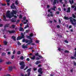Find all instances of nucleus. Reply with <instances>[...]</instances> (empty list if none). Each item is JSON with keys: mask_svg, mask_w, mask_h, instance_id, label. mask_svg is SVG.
<instances>
[{"mask_svg": "<svg viewBox=\"0 0 76 76\" xmlns=\"http://www.w3.org/2000/svg\"><path fill=\"white\" fill-rule=\"evenodd\" d=\"M20 51H18L17 52L18 54H20Z\"/></svg>", "mask_w": 76, "mask_h": 76, "instance_id": "nucleus-37", "label": "nucleus"}, {"mask_svg": "<svg viewBox=\"0 0 76 76\" xmlns=\"http://www.w3.org/2000/svg\"><path fill=\"white\" fill-rule=\"evenodd\" d=\"M26 17H23V19L24 20H25V19H26Z\"/></svg>", "mask_w": 76, "mask_h": 76, "instance_id": "nucleus-42", "label": "nucleus"}, {"mask_svg": "<svg viewBox=\"0 0 76 76\" xmlns=\"http://www.w3.org/2000/svg\"><path fill=\"white\" fill-rule=\"evenodd\" d=\"M28 32H29V30H27L26 31V32L27 33H28Z\"/></svg>", "mask_w": 76, "mask_h": 76, "instance_id": "nucleus-41", "label": "nucleus"}, {"mask_svg": "<svg viewBox=\"0 0 76 76\" xmlns=\"http://www.w3.org/2000/svg\"><path fill=\"white\" fill-rule=\"evenodd\" d=\"M11 22H16V19H12L11 20Z\"/></svg>", "mask_w": 76, "mask_h": 76, "instance_id": "nucleus-17", "label": "nucleus"}, {"mask_svg": "<svg viewBox=\"0 0 76 76\" xmlns=\"http://www.w3.org/2000/svg\"><path fill=\"white\" fill-rule=\"evenodd\" d=\"M11 58H12V59H13V58H14V56H12V57H11Z\"/></svg>", "mask_w": 76, "mask_h": 76, "instance_id": "nucleus-56", "label": "nucleus"}, {"mask_svg": "<svg viewBox=\"0 0 76 76\" xmlns=\"http://www.w3.org/2000/svg\"><path fill=\"white\" fill-rule=\"evenodd\" d=\"M30 58H31V60H34L35 58V56H34L33 57H30Z\"/></svg>", "mask_w": 76, "mask_h": 76, "instance_id": "nucleus-14", "label": "nucleus"}, {"mask_svg": "<svg viewBox=\"0 0 76 76\" xmlns=\"http://www.w3.org/2000/svg\"><path fill=\"white\" fill-rule=\"evenodd\" d=\"M65 53H69V51L68 50H65Z\"/></svg>", "mask_w": 76, "mask_h": 76, "instance_id": "nucleus-51", "label": "nucleus"}, {"mask_svg": "<svg viewBox=\"0 0 76 76\" xmlns=\"http://www.w3.org/2000/svg\"><path fill=\"white\" fill-rule=\"evenodd\" d=\"M18 11L16 10H12V12H11L10 13V11H8L6 13V16L7 18H9L10 19L11 18H12L13 16H14L15 18H16L17 16L16 15H16Z\"/></svg>", "mask_w": 76, "mask_h": 76, "instance_id": "nucleus-1", "label": "nucleus"}, {"mask_svg": "<svg viewBox=\"0 0 76 76\" xmlns=\"http://www.w3.org/2000/svg\"><path fill=\"white\" fill-rule=\"evenodd\" d=\"M24 58H23V56H21L20 57V59H21V60H23Z\"/></svg>", "mask_w": 76, "mask_h": 76, "instance_id": "nucleus-35", "label": "nucleus"}, {"mask_svg": "<svg viewBox=\"0 0 76 76\" xmlns=\"http://www.w3.org/2000/svg\"><path fill=\"white\" fill-rule=\"evenodd\" d=\"M35 56H38L39 57H40V58H41L42 57V56L38 55V53H36Z\"/></svg>", "mask_w": 76, "mask_h": 76, "instance_id": "nucleus-15", "label": "nucleus"}, {"mask_svg": "<svg viewBox=\"0 0 76 76\" xmlns=\"http://www.w3.org/2000/svg\"><path fill=\"white\" fill-rule=\"evenodd\" d=\"M64 42L66 43H68V41L67 40H65Z\"/></svg>", "mask_w": 76, "mask_h": 76, "instance_id": "nucleus-45", "label": "nucleus"}, {"mask_svg": "<svg viewBox=\"0 0 76 76\" xmlns=\"http://www.w3.org/2000/svg\"><path fill=\"white\" fill-rule=\"evenodd\" d=\"M36 59L37 60H39V58L37 57V58H36Z\"/></svg>", "mask_w": 76, "mask_h": 76, "instance_id": "nucleus-54", "label": "nucleus"}, {"mask_svg": "<svg viewBox=\"0 0 76 76\" xmlns=\"http://www.w3.org/2000/svg\"><path fill=\"white\" fill-rule=\"evenodd\" d=\"M12 38L14 39V41H16V37L13 36L12 37Z\"/></svg>", "mask_w": 76, "mask_h": 76, "instance_id": "nucleus-19", "label": "nucleus"}, {"mask_svg": "<svg viewBox=\"0 0 76 76\" xmlns=\"http://www.w3.org/2000/svg\"><path fill=\"white\" fill-rule=\"evenodd\" d=\"M71 7H72V9H73V8H74V7H75V6H74V5L72 6H71Z\"/></svg>", "mask_w": 76, "mask_h": 76, "instance_id": "nucleus-48", "label": "nucleus"}, {"mask_svg": "<svg viewBox=\"0 0 76 76\" xmlns=\"http://www.w3.org/2000/svg\"><path fill=\"white\" fill-rule=\"evenodd\" d=\"M36 43L38 44V43H39V41L38 40H37L36 41Z\"/></svg>", "mask_w": 76, "mask_h": 76, "instance_id": "nucleus-34", "label": "nucleus"}, {"mask_svg": "<svg viewBox=\"0 0 76 76\" xmlns=\"http://www.w3.org/2000/svg\"><path fill=\"white\" fill-rule=\"evenodd\" d=\"M58 50H59V51H61V49H60V48H58Z\"/></svg>", "mask_w": 76, "mask_h": 76, "instance_id": "nucleus-60", "label": "nucleus"}, {"mask_svg": "<svg viewBox=\"0 0 76 76\" xmlns=\"http://www.w3.org/2000/svg\"><path fill=\"white\" fill-rule=\"evenodd\" d=\"M26 22H24V24H26V23H27V22H28V20H26Z\"/></svg>", "mask_w": 76, "mask_h": 76, "instance_id": "nucleus-29", "label": "nucleus"}, {"mask_svg": "<svg viewBox=\"0 0 76 76\" xmlns=\"http://www.w3.org/2000/svg\"><path fill=\"white\" fill-rule=\"evenodd\" d=\"M35 63L36 65H37V64H38L41 63V61H37L35 62Z\"/></svg>", "mask_w": 76, "mask_h": 76, "instance_id": "nucleus-12", "label": "nucleus"}, {"mask_svg": "<svg viewBox=\"0 0 76 76\" xmlns=\"http://www.w3.org/2000/svg\"><path fill=\"white\" fill-rule=\"evenodd\" d=\"M64 19H65L66 20H68L69 19V17H64Z\"/></svg>", "mask_w": 76, "mask_h": 76, "instance_id": "nucleus-23", "label": "nucleus"}, {"mask_svg": "<svg viewBox=\"0 0 76 76\" xmlns=\"http://www.w3.org/2000/svg\"><path fill=\"white\" fill-rule=\"evenodd\" d=\"M3 26V24H0V27H1V26Z\"/></svg>", "mask_w": 76, "mask_h": 76, "instance_id": "nucleus-64", "label": "nucleus"}, {"mask_svg": "<svg viewBox=\"0 0 76 76\" xmlns=\"http://www.w3.org/2000/svg\"><path fill=\"white\" fill-rule=\"evenodd\" d=\"M28 66H26L25 69H24V70H26V69H28Z\"/></svg>", "mask_w": 76, "mask_h": 76, "instance_id": "nucleus-39", "label": "nucleus"}, {"mask_svg": "<svg viewBox=\"0 0 76 76\" xmlns=\"http://www.w3.org/2000/svg\"><path fill=\"white\" fill-rule=\"evenodd\" d=\"M20 66H21L20 67L21 69H23L24 67H25V65L24 64L23 62H21L20 63Z\"/></svg>", "mask_w": 76, "mask_h": 76, "instance_id": "nucleus-5", "label": "nucleus"}, {"mask_svg": "<svg viewBox=\"0 0 76 76\" xmlns=\"http://www.w3.org/2000/svg\"><path fill=\"white\" fill-rule=\"evenodd\" d=\"M56 8V6H53V8H52V10H54V11H56V10H55V9Z\"/></svg>", "mask_w": 76, "mask_h": 76, "instance_id": "nucleus-24", "label": "nucleus"}, {"mask_svg": "<svg viewBox=\"0 0 76 76\" xmlns=\"http://www.w3.org/2000/svg\"><path fill=\"white\" fill-rule=\"evenodd\" d=\"M69 19H70V22L72 23V24H73V25L74 26H76V23H73V21L74 22H76V19H74L72 18V17H70L69 18ZM72 19H73V20H72Z\"/></svg>", "mask_w": 76, "mask_h": 76, "instance_id": "nucleus-2", "label": "nucleus"}, {"mask_svg": "<svg viewBox=\"0 0 76 76\" xmlns=\"http://www.w3.org/2000/svg\"><path fill=\"white\" fill-rule=\"evenodd\" d=\"M73 0H72V1L70 0L69 1V2H70V3L71 4H73V2H74Z\"/></svg>", "mask_w": 76, "mask_h": 76, "instance_id": "nucleus-22", "label": "nucleus"}, {"mask_svg": "<svg viewBox=\"0 0 76 76\" xmlns=\"http://www.w3.org/2000/svg\"><path fill=\"white\" fill-rule=\"evenodd\" d=\"M17 42L18 45H20V44H21L20 43L19 41H17Z\"/></svg>", "mask_w": 76, "mask_h": 76, "instance_id": "nucleus-33", "label": "nucleus"}, {"mask_svg": "<svg viewBox=\"0 0 76 76\" xmlns=\"http://www.w3.org/2000/svg\"><path fill=\"white\" fill-rule=\"evenodd\" d=\"M6 1L7 3V4L8 6H9L10 5V4L9 3V1H10V0H7Z\"/></svg>", "mask_w": 76, "mask_h": 76, "instance_id": "nucleus-16", "label": "nucleus"}, {"mask_svg": "<svg viewBox=\"0 0 76 76\" xmlns=\"http://www.w3.org/2000/svg\"><path fill=\"white\" fill-rule=\"evenodd\" d=\"M21 35L22 36H19L17 38V40H20V39H21L22 38H25V36H24L23 33H21Z\"/></svg>", "mask_w": 76, "mask_h": 76, "instance_id": "nucleus-4", "label": "nucleus"}, {"mask_svg": "<svg viewBox=\"0 0 76 76\" xmlns=\"http://www.w3.org/2000/svg\"><path fill=\"white\" fill-rule=\"evenodd\" d=\"M58 9L59 11H61V8H58Z\"/></svg>", "mask_w": 76, "mask_h": 76, "instance_id": "nucleus-52", "label": "nucleus"}, {"mask_svg": "<svg viewBox=\"0 0 76 76\" xmlns=\"http://www.w3.org/2000/svg\"><path fill=\"white\" fill-rule=\"evenodd\" d=\"M28 26H29L28 25H27L26 27H24V29H26L27 28H28Z\"/></svg>", "mask_w": 76, "mask_h": 76, "instance_id": "nucleus-36", "label": "nucleus"}, {"mask_svg": "<svg viewBox=\"0 0 76 76\" xmlns=\"http://www.w3.org/2000/svg\"><path fill=\"white\" fill-rule=\"evenodd\" d=\"M22 15H20L19 16V18L20 19H21V18H22Z\"/></svg>", "mask_w": 76, "mask_h": 76, "instance_id": "nucleus-38", "label": "nucleus"}, {"mask_svg": "<svg viewBox=\"0 0 76 76\" xmlns=\"http://www.w3.org/2000/svg\"><path fill=\"white\" fill-rule=\"evenodd\" d=\"M72 26H70L69 27V28H72Z\"/></svg>", "mask_w": 76, "mask_h": 76, "instance_id": "nucleus-63", "label": "nucleus"}, {"mask_svg": "<svg viewBox=\"0 0 76 76\" xmlns=\"http://www.w3.org/2000/svg\"><path fill=\"white\" fill-rule=\"evenodd\" d=\"M54 2L53 4V5H55L56 3V2H57V3H58V2H59V1H58V0H54Z\"/></svg>", "mask_w": 76, "mask_h": 76, "instance_id": "nucleus-10", "label": "nucleus"}, {"mask_svg": "<svg viewBox=\"0 0 76 76\" xmlns=\"http://www.w3.org/2000/svg\"><path fill=\"white\" fill-rule=\"evenodd\" d=\"M56 14H57L58 15V14H59V12L58 11H57L56 12Z\"/></svg>", "mask_w": 76, "mask_h": 76, "instance_id": "nucleus-49", "label": "nucleus"}, {"mask_svg": "<svg viewBox=\"0 0 76 76\" xmlns=\"http://www.w3.org/2000/svg\"><path fill=\"white\" fill-rule=\"evenodd\" d=\"M27 61H29L30 60V59H29V58H28L26 59Z\"/></svg>", "mask_w": 76, "mask_h": 76, "instance_id": "nucleus-44", "label": "nucleus"}, {"mask_svg": "<svg viewBox=\"0 0 76 76\" xmlns=\"http://www.w3.org/2000/svg\"><path fill=\"white\" fill-rule=\"evenodd\" d=\"M23 48H26L27 46H25V44H23L22 46Z\"/></svg>", "mask_w": 76, "mask_h": 76, "instance_id": "nucleus-13", "label": "nucleus"}, {"mask_svg": "<svg viewBox=\"0 0 76 76\" xmlns=\"http://www.w3.org/2000/svg\"><path fill=\"white\" fill-rule=\"evenodd\" d=\"M57 27H58V28H60V26L58 25L57 26Z\"/></svg>", "mask_w": 76, "mask_h": 76, "instance_id": "nucleus-58", "label": "nucleus"}, {"mask_svg": "<svg viewBox=\"0 0 76 76\" xmlns=\"http://www.w3.org/2000/svg\"><path fill=\"white\" fill-rule=\"evenodd\" d=\"M14 3H12V5H11V8L13 9H15L16 8V7H15V5H14Z\"/></svg>", "mask_w": 76, "mask_h": 76, "instance_id": "nucleus-11", "label": "nucleus"}, {"mask_svg": "<svg viewBox=\"0 0 76 76\" xmlns=\"http://www.w3.org/2000/svg\"><path fill=\"white\" fill-rule=\"evenodd\" d=\"M15 53H16V52L15 51V50H14L13 52V54H14Z\"/></svg>", "mask_w": 76, "mask_h": 76, "instance_id": "nucleus-53", "label": "nucleus"}, {"mask_svg": "<svg viewBox=\"0 0 76 76\" xmlns=\"http://www.w3.org/2000/svg\"><path fill=\"white\" fill-rule=\"evenodd\" d=\"M71 58H72V59H73V58H75V57L73 56H72L71 57Z\"/></svg>", "mask_w": 76, "mask_h": 76, "instance_id": "nucleus-55", "label": "nucleus"}, {"mask_svg": "<svg viewBox=\"0 0 76 76\" xmlns=\"http://www.w3.org/2000/svg\"><path fill=\"white\" fill-rule=\"evenodd\" d=\"M4 42L5 44V45H7V42L6 41H4Z\"/></svg>", "mask_w": 76, "mask_h": 76, "instance_id": "nucleus-28", "label": "nucleus"}, {"mask_svg": "<svg viewBox=\"0 0 76 76\" xmlns=\"http://www.w3.org/2000/svg\"><path fill=\"white\" fill-rule=\"evenodd\" d=\"M63 1V0H59V1L60 2V3H61L62 4H63V3L62 2V1Z\"/></svg>", "mask_w": 76, "mask_h": 76, "instance_id": "nucleus-43", "label": "nucleus"}, {"mask_svg": "<svg viewBox=\"0 0 76 76\" xmlns=\"http://www.w3.org/2000/svg\"><path fill=\"white\" fill-rule=\"evenodd\" d=\"M8 54H10V52H8Z\"/></svg>", "mask_w": 76, "mask_h": 76, "instance_id": "nucleus-62", "label": "nucleus"}, {"mask_svg": "<svg viewBox=\"0 0 76 76\" xmlns=\"http://www.w3.org/2000/svg\"><path fill=\"white\" fill-rule=\"evenodd\" d=\"M5 55H6V53H3L2 54V56H4Z\"/></svg>", "mask_w": 76, "mask_h": 76, "instance_id": "nucleus-40", "label": "nucleus"}, {"mask_svg": "<svg viewBox=\"0 0 76 76\" xmlns=\"http://www.w3.org/2000/svg\"><path fill=\"white\" fill-rule=\"evenodd\" d=\"M70 12V8L69 7L68 8V10L67 11V12Z\"/></svg>", "mask_w": 76, "mask_h": 76, "instance_id": "nucleus-20", "label": "nucleus"}, {"mask_svg": "<svg viewBox=\"0 0 76 76\" xmlns=\"http://www.w3.org/2000/svg\"><path fill=\"white\" fill-rule=\"evenodd\" d=\"M74 64L75 66H76V63L75 62V61H74Z\"/></svg>", "mask_w": 76, "mask_h": 76, "instance_id": "nucleus-57", "label": "nucleus"}, {"mask_svg": "<svg viewBox=\"0 0 76 76\" xmlns=\"http://www.w3.org/2000/svg\"><path fill=\"white\" fill-rule=\"evenodd\" d=\"M3 16H4V20H6V17L5 16V15H4Z\"/></svg>", "mask_w": 76, "mask_h": 76, "instance_id": "nucleus-32", "label": "nucleus"}, {"mask_svg": "<svg viewBox=\"0 0 76 76\" xmlns=\"http://www.w3.org/2000/svg\"><path fill=\"white\" fill-rule=\"evenodd\" d=\"M75 57H76V51L75 52V54H74V55Z\"/></svg>", "mask_w": 76, "mask_h": 76, "instance_id": "nucleus-50", "label": "nucleus"}, {"mask_svg": "<svg viewBox=\"0 0 76 76\" xmlns=\"http://www.w3.org/2000/svg\"><path fill=\"white\" fill-rule=\"evenodd\" d=\"M49 7H50V5H48L47 6V7L48 8H49Z\"/></svg>", "mask_w": 76, "mask_h": 76, "instance_id": "nucleus-61", "label": "nucleus"}, {"mask_svg": "<svg viewBox=\"0 0 76 76\" xmlns=\"http://www.w3.org/2000/svg\"><path fill=\"white\" fill-rule=\"evenodd\" d=\"M33 34L31 33L30 34L29 36H27V38L28 39H31V37H33Z\"/></svg>", "mask_w": 76, "mask_h": 76, "instance_id": "nucleus-8", "label": "nucleus"}, {"mask_svg": "<svg viewBox=\"0 0 76 76\" xmlns=\"http://www.w3.org/2000/svg\"><path fill=\"white\" fill-rule=\"evenodd\" d=\"M2 6H6V4H2Z\"/></svg>", "mask_w": 76, "mask_h": 76, "instance_id": "nucleus-47", "label": "nucleus"}, {"mask_svg": "<svg viewBox=\"0 0 76 76\" xmlns=\"http://www.w3.org/2000/svg\"><path fill=\"white\" fill-rule=\"evenodd\" d=\"M31 70V68H30L27 70V72H28V75L27 74H26L25 76H30V72Z\"/></svg>", "mask_w": 76, "mask_h": 76, "instance_id": "nucleus-6", "label": "nucleus"}, {"mask_svg": "<svg viewBox=\"0 0 76 76\" xmlns=\"http://www.w3.org/2000/svg\"><path fill=\"white\" fill-rule=\"evenodd\" d=\"M15 27V26L14 24H13L12 25V26H11V28H14Z\"/></svg>", "mask_w": 76, "mask_h": 76, "instance_id": "nucleus-27", "label": "nucleus"}, {"mask_svg": "<svg viewBox=\"0 0 76 76\" xmlns=\"http://www.w3.org/2000/svg\"><path fill=\"white\" fill-rule=\"evenodd\" d=\"M9 69L10 71H11V70H12V69H13V67H12V66H11L9 67Z\"/></svg>", "mask_w": 76, "mask_h": 76, "instance_id": "nucleus-25", "label": "nucleus"}, {"mask_svg": "<svg viewBox=\"0 0 76 76\" xmlns=\"http://www.w3.org/2000/svg\"><path fill=\"white\" fill-rule=\"evenodd\" d=\"M48 12H50V15H48V17L50 16H53V12H51V10L50 9H49L48 10Z\"/></svg>", "mask_w": 76, "mask_h": 76, "instance_id": "nucleus-7", "label": "nucleus"}, {"mask_svg": "<svg viewBox=\"0 0 76 76\" xmlns=\"http://www.w3.org/2000/svg\"><path fill=\"white\" fill-rule=\"evenodd\" d=\"M38 72L40 74H42V68H40L38 70Z\"/></svg>", "mask_w": 76, "mask_h": 76, "instance_id": "nucleus-9", "label": "nucleus"}, {"mask_svg": "<svg viewBox=\"0 0 76 76\" xmlns=\"http://www.w3.org/2000/svg\"><path fill=\"white\" fill-rule=\"evenodd\" d=\"M9 24H7L6 26H5V27H8V25H9Z\"/></svg>", "mask_w": 76, "mask_h": 76, "instance_id": "nucleus-46", "label": "nucleus"}, {"mask_svg": "<svg viewBox=\"0 0 76 76\" xmlns=\"http://www.w3.org/2000/svg\"><path fill=\"white\" fill-rule=\"evenodd\" d=\"M15 31L14 30L13 31H9V33H10L11 34L12 33H14L15 32Z\"/></svg>", "mask_w": 76, "mask_h": 76, "instance_id": "nucleus-21", "label": "nucleus"}, {"mask_svg": "<svg viewBox=\"0 0 76 76\" xmlns=\"http://www.w3.org/2000/svg\"><path fill=\"white\" fill-rule=\"evenodd\" d=\"M11 63H12L10 61L7 62L6 63V64H11Z\"/></svg>", "mask_w": 76, "mask_h": 76, "instance_id": "nucleus-26", "label": "nucleus"}, {"mask_svg": "<svg viewBox=\"0 0 76 76\" xmlns=\"http://www.w3.org/2000/svg\"><path fill=\"white\" fill-rule=\"evenodd\" d=\"M72 17L74 18H76V15L73 14H72Z\"/></svg>", "mask_w": 76, "mask_h": 76, "instance_id": "nucleus-30", "label": "nucleus"}, {"mask_svg": "<svg viewBox=\"0 0 76 76\" xmlns=\"http://www.w3.org/2000/svg\"><path fill=\"white\" fill-rule=\"evenodd\" d=\"M23 42H26V43H28V44L29 45V44H30L31 43H32V40H31L30 41H29L28 40L23 39Z\"/></svg>", "mask_w": 76, "mask_h": 76, "instance_id": "nucleus-3", "label": "nucleus"}, {"mask_svg": "<svg viewBox=\"0 0 76 76\" xmlns=\"http://www.w3.org/2000/svg\"><path fill=\"white\" fill-rule=\"evenodd\" d=\"M19 31H23V28L20 27Z\"/></svg>", "mask_w": 76, "mask_h": 76, "instance_id": "nucleus-18", "label": "nucleus"}, {"mask_svg": "<svg viewBox=\"0 0 76 76\" xmlns=\"http://www.w3.org/2000/svg\"><path fill=\"white\" fill-rule=\"evenodd\" d=\"M15 3L16 5L18 4V1H16L15 2Z\"/></svg>", "mask_w": 76, "mask_h": 76, "instance_id": "nucleus-31", "label": "nucleus"}, {"mask_svg": "<svg viewBox=\"0 0 76 76\" xmlns=\"http://www.w3.org/2000/svg\"><path fill=\"white\" fill-rule=\"evenodd\" d=\"M34 71H35V70H37V68H34Z\"/></svg>", "mask_w": 76, "mask_h": 76, "instance_id": "nucleus-59", "label": "nucleus"}]
</instances>
